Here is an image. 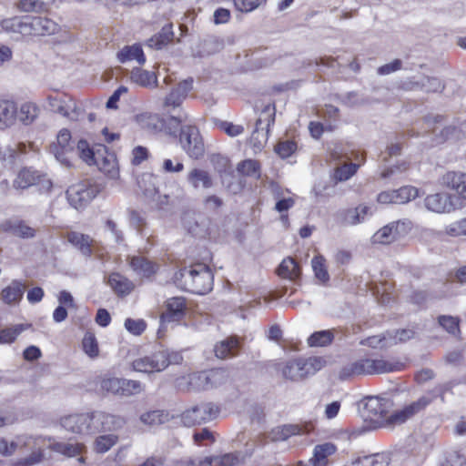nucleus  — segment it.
Returning <instances> with one entry per match:
<instances>
[{
	"label": "nucleus",
	"instance_id": "nucleus-37",
	"mask_svg": "<svg viewBox=\"0 0 466 466\" xmlns=\"http://www.w3.org/2000/svg\"><path fill=\"white\" fill-rule=\"evenodd\" d=\"M38 115V107L33 103H25L21 106L19 111L17 110L18 119L25 126L32 124Z\"/></svg>",
	"mask_w": 466,
	"mask_h": 466
},
{
	"label": "nucleus",
	"instance_id": "nucleus-57",
	"mask_svg": "<svg viewBox=\"0 0 466 466\" xmlns=\"http://www.w3.org/2000/svg\"><path fill=\"white\" fill-rule=\"evenodd\" d=\"M359 165L350 163L343 165L335 170L334 177L338 181H345L350 178L356 172Z\"/></svg>",
	"mask_w": 466,
	"mask_h": 466
},
{
	"label": "nucleus",
	"instance_id": "nucleus-7",
	"mask_svg": "<svg viewBox=\"0 0 466 466\" xmlns=\"http://www.w3.org/2000/svg\"><path fill=\"white\" fill-rule=\"evenodd\" d=\"M411 228V223L409 220H398L382 227L372 237L374 243L389 245L393 243L404 236H406Z\"/></svg>",
	"mask_w": 466,
	"mask_h": 466
},
{
	"label": "nucleus",
	"instance_id": "nucleus-10",
	"mask_svg": "<svg viewBox=\"0 0 466 466\" xmlns=\"http://www.w3.org/2000/svg\"><path fill=\"white\" fill-rule=\"evenodd\" d=\"M91 414L92 434L99 431H116L122 428L126 423V420L121 416L106 413L105 411L96 410L91 412Z\"/></svg>",
	"mask_w": 466,
	"mask_h": 466
},
{
	"label": "nucleus",
	"instance_id": "nucleus-9",
	"mask_svg": "<svg viewBox=\"0 0 466 466\" xmlns=\"http://www.w3.org/2000/svg\"><path fill=\"white\" fill-rule=\"evenodd\" d=\"M432 398L428 396H421L417 400L404 406L401 410L394 411L392 414L388 416L387 423L395 425H400L412 418L414 415L422 411L430 403H431Z\"/></svg>",
	"mask_w": 466,
	"mask_h": 466
},
{
	"label": "nucleus",
	"instance_id": "nucleus-5",
	"mask_svg": "<svg viewBox=\"0 0 466 466\" xmlns=\"http://www.w3.org/2000/svg\"><path fill=\"white\" fill-rule=\"evenodd\" d=\"M219 412V409L212 402H201L181 414V421L186 427L200 425L214 420Z\"/></svg>",
	"mask_w": 466,
	"mask_h": 466
},
{
	"label": "nucleus",
	"instance_id": "nucleus-21",
	"mask_svg": "<svg viewBox=\"0 0 466 466\" xmlns=\"http://www.w3.org/2000/svg\"><path fill=\"white\" fill-rule=\"evenodd\" d=\"M17 116L15 103L9 100H0V130H5L15 125Z\"/></svg>",
	"mask_w": 466,
	"mask_h": 466
},
{
	"label": "nucleus",
	"instance_id": "nucleus-27",
	"mask_svg": "<svg viewBox=\"0 0 466 466\" xmlns=\"http://www.w3.org/2000/svg\"><path fill=\"white\" fill-rule=\"evenodd\" d=\"M117 59L121 63L127 61L137 60L140 65L146 62V57L141 46L133 45L126 46L117 53Z\"/></svg>",
	"mask_w": 466,
	"mask_h": 466
},
{
	"label": "nucleus",
	"instance_id": "nucleus-52",
	"mask_svg": "<svg viewBox=\"0 0 466 466\" xmlns=\"http://www.w3.org/2000/svg\"><path fill=\"white\" fill-rule=\"evenodd\" d=\"M302 362L307 377L315 374L326 364V360L322 357H310L306 360L302 359Z\"/></svg>",
	"mask_w": 466,
	"mask_h": 466
},
{
	"label": "nucleus",
	"instance_id": "nucleus-14",
	"mask_svg": "<svg viewBox=\"0 0 466 466\" xmlns=\"http://www.w3.org/2000/svg\"><path fill=\"white\" fill-rule=\"evenodd\" d=\"M92 414H72L61 419V426L67 431L77 434H92Z\"/></svg>",
	"mask_w": 466,
	"mask_h": 466
},
{
	"label": "nucleus",
	"instance_id": "nucleus-40",
	"mask_svg": "<svg viewBox=\"0 0 466 466\" xmlns=\"http://www.w3.org/2000/svg\"><path fill=\"white\" fill-rule=\"evenodd\" d=\"M333 339L334 335L331 330H320L312 333L308 339V343L310 347H324L330 344Z\"/></svg>",
	"mask_w": 466,
	"mask_h": 466
},
{
	"label": "nucleus",
	"instance_id": "nucleus-26",
	"mask_svg": "<svg viewBox=\"0 0 466 466\" xmlns=\"http://www.w3.org/2000/svg\"><path fill=\"white\" fill-rule=\"evenodd\" d=\"M372 375L400 371L403 370L404 364L400 361L390 359H371Z\"/></svg>",
	"mask_w": 466,
	"mask_h": 466
},
{
	"label": "nucleus",
	"instance_id": "nucleus-64",
	"mask_svg": "<svg viewBox=\"0 0 466 466\" xmlns=\"http://www.w3.org/2000/svg\"><path fill=\"white\" fill-rule=\"evenodd\" d=\"M43 5L39 0H20L16 7L22 12H34L42 9Z\"/></svg>",
	"mask_w": 466,
	"mask_h": 466
},
{
	"label": "nucleus",
	"instance_id": "nucleus-20",
	"mask_svg": "<svg viewBox=\"0 0 466 466\" xmlns=\"http://www.w3.org/2000/svg\"><path fill=\"white\" fill-rule=\"evenodd\" d=\"M241 350V342L238 336H229L216 343L214 347L215 356L220 360L230 359L238 356Z\"/></svg>",
	"mask_w": 466,
	"mask_h": 466
},
{
	"label": "nucleus",
	"instance_id": "nucleus-23",
	"mask_svg": "<svg viewBox=\"0 0 466 466\" xmlns=\"http://www.w3.org/2000/svg\"><path fill=\"white\" fill-rule=\"evenodd\" d=\"M281 372L283 378L292 381H299L307 377L302 359L286 362L281 368Z\"/></svg>",
	"mask_w": 466,
	"mask_h": 466
},
{
	"label": "nucleus",
	"instance_id": "nucleus-16",
	"mask_svg": "<svg viewBox=\"0 0 466 466\" xmlns=\"http://www.w3.org/2000/svg\"><path fill=\"white\" fill-rule=\"evenodd\" d=\"M66 239L86 258H89L93 253H98L99 251L96 242L89 235L70 231L67 233Z\"/></svg>",
	"mask_w": 466,
	"mask_h": 466
},
{
	"label": "nucleus",
	"instance_id": "nucleus-42",
	"mask_svg": "<svg viewBox=\"0 0 466 466\" xmlns=\"http://www.w3.org/2000/svg\"><path fill=\"white\" fill-rule=\"evenodd\" d=\"M131 80L142 86H149L153 81H157V77L154 73L143 70L139 67H135L131 71Z\"/></svg>",
	"mask_w": 466,
	"mask_h": 466
},
{
	"label": "nucleus",
	"instance_id": "nucleus-18",
	"mask_svg": "<svg viewBox=\"0 0 466 466\" xmlns=\"http://www.w3.org/2000/svg\"><path fill=\"white\" fill-rule=\"evenodd\" d=\"M164 355L159 354L158 351L150 356L138 358L132 362V369L138 372L150 373L159 372L165 370Z\"/></svg>",
	"mask_w": 466,
	"mask_h": 466
},
{
	"label": "nucleus",
	"instance_id": "nucleus-8",
	"mask_svg": "<svg viewBox=\"0 0 466 466\" xmlns=\"http://www.w3.org/2000/svg\"><path fill=\"white\" fill-rule=\"evenodd\" d=\"M461 198L448 193H436L429 195L424 199L427 209L437 213H450L462 208Z\"/></svg>",
	"mask_w": 466,
	"mask_h": 466
},
{
	"label": "nucleus",
	"instance_id": "nucleus-19",
	"mask_svg": "<svg viewBox=\"0 0 466 466\" xmlns=\"http://www.w3.org/2000/svg\"><path fill=\"white\" fill-rule=\"evenodd\" d=\"M367 375H372L371 359L362 358L344 365L339 370V378L345 380Z\"/></svg>",
	"mask_w": 466,
	"mask_h": 466
},
{
	"label": "nucleus",
	"instance_id": "nucleus-48",
	"mask_svg": "<svg viewBox=\"0 0 466 466\" xmlns=\"http://www.w3.org/2000/svg\"><path fill=\"white\" fill-rule=\"evenodd\" d=\"M182 119L178 116H168L163 120V128L167 134L174 137H179L182 128Z\"/></svg>",
	"mask_w": 466,
	"mask_h": 466
},
{
	"label": "nucleus",
	"instance_id": "nucleus-35",
	"mask_svg": "<svg viewBox=\"0 0 466 466\" xmlns=\"http://www.w3.org/2000/svg\"><path fill=\"white\" fill-rule=\"evenodd\" d=\"M140 420L146 425L157 426L169 420V415L165 410H156L141 414Z\"/></svg>",
	"mask_w": 466,
	"mask_h": 466
},
{
	"label": "nucleus",
	"instance_id": "nucleus-25",
	"mask_svg": "<svg viewBox=\"0 0 466 466\" xmlns=\"http://www.w3.org/2000/svg\"><path fill=\"white\" fill-rule=\"evenodd\" d=\"M187 180L195 189H198L200 187L204 189H208L214 185L210 174L207 170L200 168H193L187 174Z\"/></svg>",
	"mask_w": 466,
	"mask_h": 466
},
{
	"label": "nucleus",
	"instance_id": "nucleus-17",
	"mask_svg": "<svg viewBox=\"0 0 466 466\" xmlns=\"http://www.w3.org/2000/svg\"><path fill=\"white\" fill-rule=\"evenodd\" d=\"M186 311L187 305L184 298H171L166 302V311L160 315V321L161 323L178 321L184 318Z\"/></svg>",
	"mask_w": 466,
	"mask_h": 466
},
{
	"label": "nucleus",
	"instance_id": "nucleus-38",
	"mask_svg": "<svg viewBox=\"0 0 466 466\" xmlns=\"http://www.w3.org/2000/svg\"><path fill=\"white\" fill-rule=\"evenodd\" d=\"M237 171L243 176L258 178L260 177V164L255 159H245L238 164Z\"/></svg>",
	"mask_w": 466,
	"mask_h": 466
},
{
	"label": "nucleus",
	"instance_id": "nucleus-56",
	"mask_svg": "<svg viewBox=\"0 0 466 466\" xmlns=\"http://www.w3.org/2000/svg\"><path fill=\"white\" fill-rule=\"evenodd\" d=\"M183 221L185 228L193 236H201L205 232L204 226L196 219L194 215H186Z\"/></svg>",
	"mask_w": 466,
	"mask_h": 466
},
{
	"label": "nucleus",
	"instance_id": "nucleus-13",
	"mask_svg": "<svg viewBox=\"0 0 466 466\" xmlns=\"http://www.w3.org/2000/svg\"><path fill=\"white\" fill-rule=\"evenodd\" d=\"M49 151L61 164L69 166L67 154L74 151V146L71 142V133L68 129L64 128L59 131L56 143L50 145Z\"/></svg>",
	"mask_w": 466,
	"mask_h": 466
},
{
	"label": "nucleus",
	"instance_id": "nucleus-46",
	"mask_svg": "<svg viewBox=\"0 0 466 466\" xmlns=\"http://www.w3.org/2000/svg\"><path fill=\"white\" fill-rule=\"evenodd\" d=\"M121 385L122 378L116 377L104 378L100 382V387L103 391L116 396H120Z\"/></svg>",
	"mask_w": 466,
	"mask_h": 466
},
{
	"label": "nucleus",
	"instance_id": "nucleus-58",
	"mask_svg": "<svg viewBox=\"0 0 466 466\" xmlns=\"http://www.w3.org/2000/svg\"><path fill=\"white\" fill-rule=\"evenodd\" d=\"M124 325L126 329L135 336L141 335L147 328V323L144 319H134L131 318H127Z\"/></svg>",
	"mask_w": 466,
	"mask_h": 466
},
{
	"label": "nucleus",
	"instance_id": "nucleus-55",
	"mask_svg": "<svg viewBox=\"0 0 466 466\" xmlns=\"http://www.w3.org/2000/svg\"><path fill=\"white\" fill-rule=\"evenodd\" d=\"M455 385L456 383L452 380L438 384L428 392L427 396L432 398V400L439 397L442 401H444L445 393L451 392L452 388Z\"/></svg>",
	"mask_w": 466,
	"mask_h": 466
},
{
	"label": "nucleus",
	"instance_id": "nucleus-1",
	"mask_svg": "<svg viewBox=\"0 0 466 466\" xmlns=\"http://www.w3.org/2000/svg\"><path fill=\"white\" fill-rule=\"evenodd\" d=\"M174 279L185 290L198 295L207 294L213 287V273L203 263L179 269L175 273Z\"/></svg>",
	"mask_w": 466,
	"mask_h": 466
},
{
	"label": "nucleus",
	"instance_id": "nucleus-43",
	"mask_svg": "<svg viewBox=\"0 0 466 466\" xmlns=\"http://www.w3.org/2000/svg\"><path fill=\"white\" fill-rule=\"evenodd\" d=\"M144 390V386L138 380L122 378L120 397H131L137 395Z\"/></svg>",
	"mask_w": 466,
	"mask_h": 466
},
{
	"label": "nucleus",
	"instance_id": "nucleus-49",
	"mask_svg": "<svg viewBox=\"0 0 466 466\" xmlns=\"http://www.w3.org/2000/svg\"><path fill=\"white\" fill-rule=\"evenodd\" d=\"M311 264L315 277L322 283L328 282L329 275L324 265V258L322 256H316L312 258Z\"/></svg>",
	"mask_w": 466,
	"mask_h": 466
},
{
	"label": "nucleus",
	"instance_id": "nucleus-63",
	"mask_svg": "<svg viewBox=\"0 0 466 466\" xmlns=\"http://www.w3.org/2000/svg\"><path fill=\"white\" fill-rule=\"evenodd\" d=\"M214 462L217 466H235L239 463V458L237 453H226L222 456L214 457Z\"/></svg>",
	"mask_w": 466,
	"mask_h": 466
},
{
	"label": "nucleus",
	"instance_id": "nucleus-45",
	"mask_svg": "<svg viewBox=\"0 0 466 466\" xmlns=\"http://www.w3.org/2000/svg\"><path fill=\"white\" fill-rule=\"evenodd\" d=\"M439 324L450 334L457 336L460 334V319L449 315H441L438 318Z\"/></svg>",
	"mask_w": 466,
	"mask_h": 466
},
{
	"label": "nucleus",
	"instance_id": "nucleus-15",
	"mask_svg": "<svg viewBox=\"0 0 466 466\" xmlns=\"http://www.w3.org/2000/svg\"><path fill=\"white\" fill-rule=\"evenodd\" d=\"M441 184L457 193L455 198H461L462 208L466 205V173L448 171L441 178Z\"/></svg>",
	"mask_w": 466,
	"mask_h": 466
},
{
	"label": "nucleus",
	"instance_id": "nucleus-53",
	"mask_svg": "<svg viewBox=\"0 0 466 466\" xmlns=\"http://www.w3.org/2000/svg\"><path fill=\"white\" fill-rule=\"evenodd\" d=\"M297 150V143L293 140H281L275 146V152L281 157L287 158Z\"/></svg>",
	"mask_w": 466,
	"mask_h": 466
},
{
	"label": "nucleus",
	"instance_id": "nucleus-30",
	"mask_svg": "<svg viewBox=\"0 0 466 466\" xmlns=\"http://www.w3.org/2000/svg\"><path fill=\"white\" fill-rule=\"evenodd\" d=\"M37 177V171L25 167L19 171L16 177L13 181V187L16 189L28 188L31 186H35Z\"/></svg>",
	"mask_w": 466,
	"mask_h": 466
},
{
	"label": "nucleus",
	"instance_id": "nucleus-50",
	"mask_svg": "<svg viewBox=\"0 0 466 466\" xmlns=\"http://www.w3.org/2000/svg\"><path fill=\"white\" fill-rule=\"evenodd\" d=\"M235 8L241 13H250L267 4V0H233Z\"/></svg>",
	"mask_w": 466,
	"mask_h": 466
},
{
	"label": "nucleus",
	"instance_id": "nucleus-31",
	"mask_svg": "<svg viewBox=\"0 0 466 466\" xmlns=\"http://www.w3.org/2000/svg\"><path fill=\"white\" fill-rule=\"evenodd\" d=\"M173 35L172 25H166L157 34L147 40V46L152 48L160 49L172 40Z\"/></svg>",
	"mask_w": 466,
	"mask_h": 466
},
{
	"label": "nucleus",
	"instance_id": "nucleus-24",
	"mask_svg": "<svg viewBox=\"0 0 466 466\" xmlns=\"http://www.w3.org/2000/svg\"><path fill=\"white\" fill-rule=\"evenodd\" d=\"M107 282L118 296H127L130 294L135 288L131 280L119 273L110 274Z\"/></svg>",
	"mask_w": 466,
	"mask_h": 466
},
{
	"label": "nucleus",
	"instance_id": "nucleus-44",
	"mask_svg": "<svg viewBox=\"0 0 466 466\" xmlns=\"http://www.w3.org/2000/svg\"><path fill=\"white\" fill-rule=\"evenodd\" d=\"M82 346L85 353L90 358L94 359L99 355L97 340L93 333L87 332L85 334Z\"/></svg>",
	"mask_w": 466,
	"mask_h": 466
},
{
	"label": "nucleus",
	"instance_id": "nucleus-60",
	"mask_svg": "<svg viewBox=\"0 0 466 466\" xmlns=\"http://www.w3.org/2000/svg\"><path fill=\"white\" fill-rule=\"evenodd\" d=\"M445 232L451 237L466 236V218L447 226Z\"/></svg>",
	"mask_w": 466,
	"mask_h": 466
},
{
	"label": "nucleus",
	"instance_id": "nucleus-32",
	"mask_svg": "<svg viewBox=\"0 0 466 466\" xmlns=\"http://www.w3.org/2000/svg\"><path fill=\"white\" fill-rule=\"evenodd\" d=\"M336 451V447L332 443H324L317 445L314 448L313 458L310 459L309 462L312 466H326L327 457L333 454Z\"/></svg>",
	"mask_w": 466,
	"mask_h": 466
},
{
	"label": "nucleus",
	"instance_id": "nucleus-41",
	"mask_svg": "<svg viewBox=\"0 0 466 466\" xmlns=\"http://www.w3.org/2000/svg\"><path fill=\"white\" fill-rule=\"evenodd\" d=\"M395 204H405L419 196V189L412 186H404L394 190Z\"/></svg>",
	"mask_w": 466,
	"mask_h": 466
},
{
	"label": "nucleus",
	"instance_id": "nucleus-12",
	"mask_svg": "<svg viewBox=\"0 0 466 466\" xmlns=\"http://www.w3.org/2000/svg\"><path fill=\"white\" fill-rule=\"evenodd\" d=\"M24 26L25 35H49L58 30V25L53 20L43 16H25Z\"/></svg>",
	"mask_w": 466,
	"mask_h": 466
},
{
	"label": "nucleus",
	"instance_id": "nucleus-54",
	"mask_svg": "<svg viewBox=\"0 0 466 466\" xmlns=\"http://www.w3.org/2000/svg\"><path fill=\"white\" fill-rule=\"evenodd\" d=\"M117 441V436L114 434L101 435L96 440V451L100 453L106 452Z\"/></svg>",
	"mask_w": 466,
	"mask_h": 466
},
{
	"label": "nucleus",
	"instance_id": "nucleus-3",
	"mask_svg": "<svg viewBox=\"0 0 466 466\" xmlns=\"http://www.w3.org/2000/svg\"><path fill=\"white\" fill-rule=\"evenodd\" d=\"M179 144L190 158L199 159L205 154V145L196 126L185 125L180 128Z\"/></svg>",
	"mask_w": 466,
	"mask_h": 466
},
{
	"label": "nucleus",
	"instance_id": "nucleus-34",
	"mask_svg": "<svg viewBox=\"0 0 466 466\" xmlns=\"http://www.w3.org/2000/svg\"><path fill=\"white\" fill-rule=\"evenodd\" d=\"M31 324H15L0 330V343L11 344L25 330L31 328Z\"/></svg>",
	"mask_w": 466,
	"mask_h": 466
},
{
	"label": "nucleus",
	"instance_id": "nucleus-29",
	"mask_svg": "<svg viewBox=\"0 0 466 466\" xmlns=\"http://www.w3.org/2000/svg\"><path fill=\"white\" fill-rule=\"evenodd\" d=\"M279 277L296 280L301 274V268L292 258H284L277 269Z\"/></svg>",
	"mask_w": 466,
	"mask_h": 466
},
{
	"label": "nucleus",
	"instance_id": "nucleus-51",
	"mask_svg": "<svg viewBox=\"0 0 466 466\" xmlns=\"http://www.w3.org/2000/svg\"><path fill=\"white\" fill-rule=\"evenodd\" d=\"M25 17L23 19H19L17 17L5 19L1 22V28L6 32H18L21 34H25L27 32L25 27L24 26Z\"/></svg>",
	"mask_w": 466,
	"mask_h": 466
},
{
	"label": "nucleus",
	"instance_id": "nucleus-59",
	"mask_svg": "<svg viewBox=\"0 0 466 466\" xmlns=\"http://www.w3.org/2000/svg\"><path fill=\"white\" fill-rule=\"evenodd\" d=\"M205 372H196L188 376V389L192 390H207Z\"/></svg>",
	"mask_w": 466,
	"mask_h": 466
},
{
	"label": "nucleus",
	"instance_id": "nucleus-47",
	"mask_svg": "<svg viewBox=\"0 0 466 466\" xmlns=\"http://www.w3.org/2000/svg\"><path fill=\"white\" fill-rule=\"evenodd\" d=\"M129 222L139 235H145L147 219L144 213L134 209L129 210Z\"/></svg>",
	"mask_w": 466,
	"mask_h": 466
},
{
	"label": "nucleus",
	"instance_id": "nucleus-61",
	"mask_svg": "<svg viewBox=\"0 0 466 466\" xmlns=\"http://www.w3.org/2000/svg\"><path fill=\"white\" fill-rule=\"evenodd\" d=\"M423 79L426 83L424 89L427 93L442 92L445 89V84L438 77L424 76Z\"/></svg>",
	"mask_w": 466,
	"mask_h": 466
},
{
	"label": "nucleus",
	"instance_id": "nucleus-36",
	"mask_svg": "<svg viewBox=\"0 0 466 466\" xmlns=\"http://www.w3.org/2000/svg\"><path fill=\"white\" fill-rule=\"evenodd\" d=\"M49 449L67 457H74L81 453L83 445L79 443L54 442L50 444Z\"/></svg>",
	"mask_w": 466,
	"mask_h": 466
},
{
	"label": "nucleus",
	"instance_id": "nucleus-62",
	"mask_svg": "<svg viewBox=\"0 0 466 466\" xmlns=\"http://www.w3.org/2000/svg\"><path fill=\"white\" fill-rule=\"evenodd\" d=\"M44 459V454L41 451H34L26 458L19 459L15 462L14 466H33L41 462Z\"/></svg>",
	"mask_w": 466,
	"mask_h": 466
},
{
	"label": "nucleus",
	"instance_id": "nucleus-33",
	"mask_svg": "<svg viewBox=\"0 0 466 466\" xmlns=\"http://www.w3.org/2000/svg\"><path fill=\"white\" fill-rule=\"evenodd\" d=\"M76 150L80 158H82L86 163L88 165H98L99 158L101 157L99 150L95 153L86 140L80 139L76 144Z\"/></svg>",
	"mask_w": 466,
	"mask_h": 466
},
{
	"label": "nucleus",
	"instance_id": "nucleus-6",
	"mask_svg": "<svg viewBox=\"0 0 466 466\" xmlns=\"http://www.w3.org/2000/svg\"><path fill=\"white\" fill-rule=\"evenodd\" d=\"M275 122V106L267 105L256 121V127L250 137L254 148L262 149L268 138L269 127Z\"/></svg>",
	"mask_w": 466,
	"mask_h": 466
},
{
	"label": "nucleus",
	"instance_id": "nucleus-2",
	"mask_svg": "<svg viewBox=\"0 0 466 466\" xmlns=\"http://www.w3.org/2000/svg\"><path fill=\"white\" fill-rule=\"evenodd\" d=\"M390 401L388 399L370 396L365 399L361 416L365 421L370 422L371 429L391 427L387 423V414Z\"/></svg>",
	"mask_w": 466,
	"mask_h": 466
},
{
	"label": "nucleus",
	"instance_id": "nucleus-11",
	"mask_svg": "<svg viewBox=\"0 0 466 466\" xmlns=\"http://www.w3.org/2000/svg\"><path fill=\"white\" fill-rule=\"evenodd\" d=\"M48 104L50 108L61 116L71 120H77L79 116V108L76 101L67 95L48 96Z\"/></svg>",
	"mask_w": 466,
	"mask_h": 466
},
{
	"label": "nucleus",
	"instance_id": "nucleus-22",
	"mask_svg": "<svg viewBox=\"0 0 466 466\" xmlns=\"http://www.w3.org/2000/svg\"><path fill=\"white\" fill-rule=\"evenodd\" d=\"M130 267L138 275L150 278L157 273L158 266L145 257L134 256L130 260Z\"/></svg>",
	"mask_w": 466,
	"mask_h": 466
},
{
	"label": "nucleus",
	"instance_id": "nucleus-39",
	"mask_svg": "<svg viewBox=\"0 0 466 466\" xmlns=\"http://www.w3.org/2000/svg\"><path fill=\"white\" fill-rule=\"evenodd\" d=\"M300 429L298 425H283L281 427H277L271 431V439L273 441H282L288 440L289 437L293 435L299 434Z\"/></svg>",
	"mask_w": 466,
	"mask_h": 466
},
{
	"label": "nucleus",
	"instance_id": "nucleus-4",
	"mask_svg": "<svg viewBox=\"0 0 466 466\" xmlns=\"http://www.w3.org/2000/svg\"><path fill=\"white\" fill-rule=\"evenodd\" d=\"M99 192L100 188L97 185L84 181L70 186L66 195L70 206L79 209L90 203Z\"/></svg>",
	"mask_w": 466,
	"mask_h": 466
},
{
	"label": "nucleus",
	"instance_id": "nucleus-28",
	"mask_svg": "<svg viewBox=\"0 0 466 466\" xmlns=\"http://www.w3.org/2000/svg\"><path fill=\"white\" fill-rule=\"evenodd\" d=\"M25 285L19 280H13L9 286L1 292L2 299L6 304H12L19 301L24 295Z\"/></svg>",
	"mask_w": 466,
	"mask_h": 466
}]
</instances>
